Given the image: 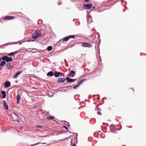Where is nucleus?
I'll use <instances>...</instances> for the list:
<instances>
[{
  "label": "nucleus",
  "mask_w": 146,
  "mask_h": 146,
  "mask_svg": "<svg viewBox=\"0 0 146 146\" xmlns=\"http://www.w3.org/2000/svg\"><path fill=\"white\" fill-rule=\"evenodd\" d=\"M97 96H99V97L100 96V95H99V94H98V95H97Z\"/></svg>",
  "instance_id": "54"
},
{
  "label": "nucleus",
  "mask_w": 146,
  "mask_h": 146,
  "mask_svg": "<svg viewBox=\"0 0 146 146\" xmlns=\"http://www.w3.org/2000/svg\"><path fill=\"white\" fill-rule=\"evenodd\" d=\"M54 117L53 116H50L47 117V119L50 120H52L54 119Z\"/></svg>",
  "instance_id": "19"
},
{
  "label": "nucleus",
  "mask_w": 146,
  "mask_h": 146,
  "mask_svg": "<svg viewBox=\"0 0 146 146\" xmlns=\"http://www.w3.org/2000/svg\"><path fill=\"white\" fill-rule=\"evenodd\" d=\"M6 67L9 69L10 70L13 68V66H11V63H8L6 64Z\"/></svg>",
  "instance_id": "13"
},
{
  "label": "nucleus",
  "mask_w": 146,
  "mask_h": 146,
  "mask_svg": "<svg viewBox=\"0 0 146 146\" xmlns=\"http://www.w3.org/2000/svg\"><path fill=\"white\" fill-rule=\"evenodd\" d=\"M70 72H71V73H72V74L73 75L75 74H76L75 72L73 70H71Z\"/></svg>",
  "instance_id": "31"
},
{
  "label": "nucleus",
  "mask_w": 146,
  "mask_h": 146,
  "mask_svg": "<svg viewBox=\"0 0 146 146\" xmlns=\"http://www.w3.org/2000/svg\"><path fill=\"white\" fill-rule=\"evenodd\" d=\"M37 127L38 128H41V127H42V126H40V125H38V126H37Z\"/></svg>",
  "instance_id": "40"
},
{
  "label": "nucleus",
  "mask_w": 146,
  "mask_h": 146,
  "mask_svg": "<svg viewBox=\"0 0 146 146\" xmlns=\"http://www.w3.org/2000/svg\"><path fill=\"white\" fill-rule=\"evenodd\" d=\"M68 75L70 76L71 77H74V75L72 74L71 72H70V73L68 74Z\"/></svg>",
  "instance_id": "27"
},
{
  "label": "nucleus",
  "mask_w": 146,
  "mask_h": 146,
  "mask_svg": "<svg viewBox=\"0 0 146 146\" xmlns=\"http://www.w3.org/2000/svg\"><path fill=\"white\" fill-rule=\"evenodd\" d=\"M6 105V102L5 100H3V106H5Z\"/></svg>",
  "instance_id": "33"
},
{
  "label": "nucleus",
  "mask_w": 146,
  "mask_h": 146,
  "mask_svg": "<svg viewBox=\"0 0 146 146\" xmlns=\"http://www.w3.org/2000/svg\"><path fill=\"white\" fill-rule=\"evenodd\" d=\"M14 54V53L13 52H11V53H9L8 54V55L9 56H13Z\"/></svg>",
  "instance_id": "29"
},
{
  "label": "nucleus",
  "mask_w": 146,
  "mask_h": 146,
  "mask_svg": "<svg viewBox=\"0 0 146 146\" xmlns=\"http://www.w3.org/2000/svg\"><path fill=\"white\" fill-rule=\"evenodd\" d=\"M17 122H18V123H20V121H19V120H18V119H17Z\"/></svg>",
  "instance_id": "46"
},
{
  "label": "nucleus",
  "mask_w": 146,
  "mask_h": 146,
  "mask_svg": "<svg viewBox=\"0 0 146 146\" xmlns=\"http://www.w3.org/2000/svg\"><path fill=\"white\" fill-rule=\"evenodd\" d=\"M61 3H62V2H60V3H58V5H60L61 4Z\"/></svg>",
  "instance_id": "41"
},
{
  "label": "nucleus",
  "mask_w": 146,
  "mask_h": 146,
  "mask_svg": "<svg viewBox=\"0 0 146 146\" xmlns=\"http://www.w3.org/2000/svg\"><path fill=\"white\" fill-rule=\"evenodd\" d=\"M45 33H44V35H43V36H44L45 35Z\"/></svg>",
  "instance_id": "56"
},
{
  "label": "nucleus",
  "mask_w": 146,
  "mask_h": 146,
  "mask_svg": "<svg viewBox=\"0 0 146 146\" xmlns=\"http://www.w3.org/2000/svg\"><path fill=\"white\" fill-rule=\"evenodd\" d=\"M73 146H76V145L75 144V143H74V144L73 145Z\"/></svg>",
  "instance_id": "45"
},
{
  "label": "nucleus",
  "mask_w": 146,
  "mask_h": 146,
  "mask_svg": "<svg viewBox=\"0 0 146 146\" xmlns=\"http://www.w3.org/2000/svg\"><path fill=\"white\" fill-rule=\"evenodd\" d=\"M61 41V40H60L59 41Z\"/></svg>",
  "instance_id": "61"
},
{
  "label": "nucleus",
  "mask_w": 146,
  "mask_h": 146,
  "mask_svg": "<svg viewBox=\"0 0 146 146\" xmlns=\"http://www.w3.org/2000/svg\"><path fill=\"white\" fill-rule=\"evenodd\" d=\"M74 85V86H73V88L74 89H76V88L78 87L79 86H80L79 85V84H77V85Z\"/></svg>",
  "instance_id": "24"
},
{
  "label": "nucleus",
  "mask_w": 146,
  "mask_h": 146,
  "mask_svg": "<svg viewBox=\"0 0 146 146\" xmlns=\"http://www.w3.org/2000/svg\"><path fill=\"white\" fill-rule=\"evenodd\" d=\"M7 57V56H3L1 58V60H2L4 61H5V60L6 61Z\"/></svg>",
  "instance_id": "20"
},
{
  "label": "nucleus",
  "mask_w": 146,
  "mask_h": 146,
  "mask_svg": "<svg viewBox=\"0 0 146 146\" xmlns=\"http://www.w3.org/2000/svg\"><path fill=\"white\" fill-rule=\"evenodd\" d=\"M86 79L85 78L83 79H82L80 81L78 82V84H79V85H80L84 81H86Z\"/></svg>",
  "instance_id": "15"
},
{
  "label": "nucleus",
  "mask_w": 146,
  "mask_h": 146,
  "mask_svg": "<svg viewBox=\"0 0 146 146\" xmlns=\"http://www.w3.org/2000/svg\"><path fill=\"white\" fill-rule=\"evenodd\" d=\"M11 85L10 82L9 81H7L5 82L4 84V87L7 88L9 87Z\"/></svg>",
  "instance_id": "7"
},
{
  "label": "nucleus",
  "mask_w": 146,
  "mask_h": 146,
  "mask_svg": "<svg viewBox=\"0 0 146 146\" xmlns=\"http://www.w3.org/2000/svg\"><path fill=\"white\" fill-rule=\"evenodd\" d=\"M92 6V4L91 3L85 4L82 5V7L85 9H90Z\"/></svg>",
  "instance_id": "5"
},
{
  "label": "nucleus",
  "mask_w": 146,
  "mask_h": 146,
  "mask_svg": "<svg viewBox=\"0 0 146 146\" xmlns=\"http://www.w3.org/2000/svg\"><path fill=\"white\" fill-rule=\"evenodd\" d=\"M52 49V46H48L47 47V50L48 51H50Z\"/></svg>",
  "instance_id": "18"
},
{
  "label": "nucleus",
  "mask_w": 146,
  "mask_h": 146,
  "mask_svg": "<svg viewBox=\"0 0 146 146\" xmlns=\"http://www.w3.org/2000/svg\"><path fill=\"white\" fill-rule=\"evenodd\" d=\"M27 41L28 42H33V41H34V40H30V39H29V40H27Z\"/></svg>",
  "instance_id": "34"
},
{
  "label": "nucleus",
  "mask_w": 146,
  "mask_h": 146,
  "mask_svg": "<svg viewBox=\"0 0 146 146\" xmlns=\"http://www.w3.org/2000/svg\"><path fill=\"white\" fill-rule=\"evenodd\" d=\"M93 30H95V29H93Z\"/></svg>",
  "instance_id": "60"
},
{
  "label": "nucleus",
  "mask_w": 146,
  "mask_h": 146,
  "mask_svg": "<svg viewBox=\"0 0 146 146\" xmlns=\"http://www.w3.org/2000/svg\"><path fill=\"white\" fill-rule=\"evenodd\" d=\"M69 39L68 36H66L62 38V41L66 42Z\"/></svg>",
  "instance_id": "16"
},
{
  "label": "nucleus",
  "mask_w": 146,
  "mask_h": 146,
  "mask_svg": "<svg viewBox=\"0 0 146 146\" xmlns=\"http://www.w3.org/2000/svg\"><path fill=\"white\" fill-rule=\"evenodd\" d=\"M4 109L6 110H8V105H6L4 106Z\"/></svg>",
  "instance_id": "28"
},
{
  "label": "nucleus",
  "mask_w": 146,
  "mask_h": 146,
  "mask_svg": "<svg viewBox=\"0 0 146 146\" xmlns=\"http://www.w3.org/2000/svg\"><path fill=\"white\" fill-rule=\"evenodd\" d=\"M67 78H68V77H66V78H62V80H63V83H64L66 80V82L67 81Z\"/></svg>",
  "instance_id": "25"
},
{
  "label": "nucleus",
  "mask_w": 146,
  "mask_h": 146,
  "mask_svg": "<svg viewBox=\"0 0 146 146\" xmlns=\"http://www.w3.org/2000/svg\"><path fill=\"white\" fill-rule=\"evenodd\" d=\"M64 76L63 74L60 72L55 71L54 72V76L55 78H57L59 77H62Z\"/></svg>",
  "instance_id": "2"
},
{
  "label": "nucleus",
  "mask_w": 146,
  "mask_h": 146,
  "mask_svg": "<svg viewBox=\"0 0 146 146\" xmlns=\"http://www.w3.org/2000/svg\"><path fill=\"white\" fill-rule=\"evenodd\" d=\"M76 134L77 135H78V134H77V133H76Z\"/></svg>",
  "instance_id": "59"
},
{
  "label": "nucleus",
  "mask_w": 146,
  "mask_h": 146,
  "mask_svg": "<svg viewBox=\"0 0 146 146\" xmlns=\"http://www.w3.org/2000/svg\"><path fill=\"white\" fill-rule=\"evenodd\" d=\"M1 93L2 95V98H5L6 96V92L4 90H2L1 91Z\"/></svg>",
  "instance_id": "12"
},
{
  "label": "nucleus",
  "mask_w": 146,
  "mask_h": 146,
  "mask_svg": "<svg viewBox=\"0 0 146 146\" xmlns=\"http://www.w3.org/2000/svg\"><path fill=\"white\" fill-rule=\"evenodd\" d=\"M96 109H97V110H98V111H100L101 110L100 108H96Z\"/></svg>",
  "instance_id": "36"
},
{
  "label": "nucleus",
  "mask_w": 146,
  "mask_h": 146,
  "mask_svg": "<svg viewBox=\"0 0 146 146\" xmlns=\"http://www.w3.org/2000/svg\"><path fill=\"white\" fill-rule=\"evenodd\" d=\"M68 36L69 39L71 38H73L75 37V36L74 35H70Z\"/></svg>",
  "instance_id": "22"
},
{
  "label": "nucleus",
  "mask_w": 146,
  "mask_h": 146,
  "mask_svg": "<svg viewBox=\"0 0 146 146\" xmlns=\"http://www.w3.org/2000/svg\"><path fill=\"white\" fill-rule=\"evenodd\" d=\"M63 127L67 131H68V128L65 125H63L62 127Z\"/></svg>",
  "instance_id": "30"
},
{
  "label": "nucleus",
  "mask_w": 146,
  "mask_h": 146,
  "mask_svg": "<svg viewBox=\"0 0 146 146\" xmlns=\"http://www.w3.org/2000/svg\"><path fill=\"white\" fill-rule=\"evenodd\" d=\"M97 110V109H96H96H95V111L96 110Z\"/></svg>",
  "instance_id": "55"
},
{
  "label": "nucleus",
  "mask_w": 146,
  "mask_h": 146,
  "mask_svg": "<svg viewBox=\"0 0 146 146\" xmlns=\"http://www.w3.org/2000/svg\"><path fill=\"white\" fill-rule=\"evenodd\" d=\"M127 127H129L128 126H127ZM132 127V126H130L129 127V128H131Z\"/></svg>",
  "instance_id": "47"
},
{
  "label": "nucleus",
  "mask_w": 146,
  "mask_h": 146,
  "mask_svg": "<svg viewBox=\"0 0 146 146\" xmlns=\"http://www.w3.org/2000/svg\"><path fill=\"white\" fill-rule=\"evenodd\" d=\"M74 46V45H72L70 47V48H72V47Z\"/></svg>",
  "instance_id": "44"
},
{
  "label": "nucleus",
  "mask_w": 146,
  "mask_h": 146,
  "mask_svg": "<svg viewBox=\"0 0 146 146\" xmlns=\"http://www.w3.org/2000/svg\"><path fill=\"white\" fill-rule=\"evenodd\" d=\"M42 35L41 31L40 30H38L35 31L32 34V38L34 39H36L40 37Z\"/></svg>",
  "instance_id": "1"
},
{
  "label": "nucleus",
  "mask_w": 146,
  "mask_h": 146,
  "mask_svg": "<svg viewBox=\"0 0 146 146\" xmlns=\"http://www.w3.org/2000/svg\"><path fill=\"white\" fill-rule=\"evenodd\" d=\"M67 83H72L75 81L76 79V78L75 79H72V78H69V77H68V78H67Z\"/></svg>",
  "instance_id": "8"
},
{
  "label": "nucleus",
  "mask_w": 146,
  "mask_h": 146,
  "mask_svg": "<svg viewBox=\"0 0 146 146\" xmlns=\"http://www.w3.org/2000/svg\"><path fill=\"white\" fill-rule=\"evenodd\" d=\"M99 132H101V131H98Z\"/></svg>",
  "instance_id": "57"
},
{
  "label": "nucleus",
  "mask_w": 146,
  "mask_h": 146,
  "mask_svg": "<svg viewBox=\"0 0 146 146\" xmlns=\"http://www.w3.org/2000/svg\"><path fill=\"white\" fill-rule=\"evenodd\" d=\"M68 87H72V86H65V87H63L62 88H67Z\"/></svg>",
  "instance_id": "35"
},
{
  "label": "nucleus",
  "mask_w": 146,
  "mask_h": 146,
  "mask_svg": "<svg viewBox=\"0 0 146 146\" xmlns=\"http://www.w3.org/2000/svg\"><path fill=\"white\" fill-rule=\"evenodd\" d=\"M84 1L86 2H88L89 1V0H84Z\"/></svg>",
  "instance_id": "43"
},
{
  "label": "nucleus",
  "mask_w": 146,
  "mask_h": 146,
  "mask_svg": "<svg viewBox=\"0 0 146 146\" xmlns=\"http://www.w3.org/2000/svg\"><path fill=\"white\" fill-rule=\"evenodd\" d=\"M6 64V62L5 61H1L0 64V66H2Z\"/></svg>",
  "instance_id": "17"
},
{
  "label": "nucleus",
  "mask_w": 146,
  "mask_h": 146,
  "mask_svg": "<svg viewBox=\"0 0 146 146\" xmlns=\"http://www.w3.org/2000/svg\"><path fill=\"white\" fill-rule=\"evenodd\" d=\"M110 131L112 133H116V131L115 129L116 128L115 125L113 124L111 125L110 126Z\"/></svg>",
  "instance_id": "3"
},
{
  "label": "nucleus",
  "mask_w": 146,
  "mask_h": 146,
  "mask_svg": "<svg viewBox=\"0 0 146 146\" xmlns=\"http://www.w3.org/2000/svg\"><path fill=\"white\" fill-rule=\"evenodd\" d=\"M22 72V71H19L17 72L16 74L13 76V78H16L18 75H19L20 74H21Z\"/></svg>",
  "instance_id": "11"
},
{
  "label": "nucleus",
  "mask_w": 146,
  "mask_h": 146,
  "mask_svg": "<svg viewBox=\"0 0 146 146\" xmlns=\"http://www.w3.org/2000/svg\"><path fill=\"white\" fill-rule=\"evenodd\" d=\"M12 43H14V44H16V42H11V43H9V44H11Z\"/></svg>",
  "instance_id": "38"
},
{
  "label": "nucleus",
  "mask_w": 146,
  "mask_h": 146,
  "mask_svg": "<svg viewBox=\"0 0 146 146\" xmlns=\"http://www.w3.org/2000/svg\"><path fill=\"white\" fill-rule=\"evenodd\" d=\"M13 113L17 117H19V116L17 114H16L15 112H14Z\"/></svg>",
  "instance_id": "37"
},
{
  "label": "nucleus",
  "mask_w": 146,
  "mask_h": 146,
  "mask_svg": "<svg viewBox=\"0 0 146 146\" xmlns=\"http://www.w3.org/2000/svg\"><path fill=\"white\" fill-rule=\"evenodd\" d=\"M98 114H100V115H102V113H99Z\"/></svg>",
  "instance_id": "48"
},
{
  "label": "nucleus",
  "mask_w": 146,
  "mask_h": 146,
  "mask_svg": "<svg viewBox=\"0 0 146 146\" xmlns=\"http://www.w3.org/2000/svg\"><path fill=\"white\" fill-rule=\"evenodd\" d=\"M82 46L84 47L91 48L92 45L90 43L87 42H83L81 44Z\"/></svg>",
  "instance_id": "4"
},
{
  "label": "nucleus",
  "mask_w": 146,
  "mask_h": 146,
  "mask_svg": "<svg viewBox=\"0 0 146 146\" xmlns=\"http://www.w3.org/2000/svg\"><path fill=\"white\" fill-rule=\"evenodd\" d=\"M87 20L88 24H90L92 22V17L91 16H89L87 17Z\"/></svg>",
  "instance_id": "9"
},
{
  "label": "nucleus",
  "mask_w": 146,
  "mask_h": 146,
  "mask_svg": "<svg viewBox=\"0 0 146 146\" xmlns=\"http://www.w3.org/2000/svg\"><path fill=\"white\" fill-rule=\"evenodd\" d=\"M68 132L69 133H72V132H70V131H68Z\"/></svg>",
  "instance_id": "52"
},
{
  "label": "nucleus",
  "mask_w": 146,
  "mask_h": 146,
  "mask_svg": "<svg viewBox=\"0 0 146 146\" xmlns=\"http://www.w3.org/2000/svg\"><path fill=\"white\" fill-rule=\"evenodd\" d=\"M78 9H79V7H78Z\"/></svg>",
  "instance_id": "58"
},
{
  "label": "nucleus",
  "mask_w": 146,
  "mask_h": 146,
  "mask_svg": "<svg viewBox=\"0 0 146 146\" xmlns=\"http://www.w3.org/2000/svg\"><path fill=\"white\" fill-rule=\"evenodd\" d=\"M20 50H18L16 51L15 52H13L14 53V54L15 53H17L19 52Z\"/></svg>",
  "instance_id": "32"
},
{
  "label": "nucleus",
  "mask_w": 146,
  "mask_h": 146,
  "mask_svg": "<svg viewBox=\"0 0 146 146\" xmlns=\"http://www.w3.org/2000/svg\"><path fill=\"white\" fill-rule=\"evenodd\" d=\"M99 113H100V112H99V111H98V112H97V114H99Z\"/></svg>",
  "instance_id": "49"
},
{
  "label": "nucleus",
  "mask_w": 146,
  "mask_h": 146,
  "mask_svg": "<svg viewBox=\"0 0 146 146\" xmlns=\"http://www.w3.org/2000/svg\"><path fill=\"white\" fill-rule=\"evenodd\" d=\"M15 17L13 16H6L3 18V19L5 20H13L15 19Z\"/></svg>",
  "instance_id": "6"
},
{
  "label": "nucleus",
  "mask_w": 146,
  "mask_h": 146,
  "mask_svg": "<svg viewBox=\"0 0 146 146\" xmlns=\"http://www.w3.org/2000/svg\"><path fill=\"white\" fill-rule=\"evenodd\" d=\"M54 72L52 71H50L48 72L46 74V75L48 77H52L54 76Z\"/></svg>",
  "instance_id": "10"
},
{
  "label": "nucleus",
  "mask_w": 146,
  "mask_h": 146,
  "mask_svg": "<svg viewBox=\"0 0 146 146\" xmlns=\"http://www.w3.org/2000/svg\"><path fill=\"white\" fill-rule=\"evenodd\" d=\"M120 126H121V129H117V130L119 131V130H120L121 129V128H122V126H121V125H120Z\"/></svg>",
  "instance_id": "42"
},
{
  "label": "nucleus",
  "mask_w": 146,
  "mask_h": 146,
  "mask_svg": "<svg viewBox=\"0 0 146 146\" xmlns=\"http://www.w3.org/2000/svg\"><path fill=\"white\" fill-rule=\"evenodd\" d=\"M1 58H0V62L1 61Z\"/></svg>",
  "instance_id": "53"
},
{
  "label": "nucleus",
  "mask_w": 146,
  "mask_h": 146,
  "mask_svg": "<svg viewBox=\"0 0 146 146\" xmlns=\"http://www.w3.org/2000/svg\"><path fill=\"white\" fill-rule=\"evenodd\" d=\"M20 98L21 97L20 94H18V95H17L16 97V99L17 100H20Z\"/></svg>",
  "instance_id": "23"
},
{
  "label": "nucleus",
  "mask_w": 146,
  "mask_h": 146,
  "mask_svg": "<svg viewBox=\"0 0 146 146\" xmlns=\"http://www.w3.org/2000/svg\"><path fill=\"white\" fill-rule=\"evenodd\" d=\"M96 35H98V38H99V42H100V34L98 33L97 32L96 33Z\"/></svg>",
  "instance_id": "26"
},
{
  "label": "nucleus",
  "mask_w": 146,
  "mask_h": 146,
  "mask_svg": "<svg viewBox=\"0 0 146 146\" xmlns=\"http://www.w3.org/2000/svg\"><path fill=\"white\" fill-rule=\"evenodd\" d=\"M57 81L58 83H63V80H62V78H59L58 80Z\"/></svg>",
  "instance_id": "21"
},
{
  "label": "nucleus",
  "mask_w": 146,
  "mask_h": 146,
  "mask_svg": "<svg viewBox=\"0 0 146 146\" xmlns=\"http://www.w3.org/2000/svg\"><path fill=\"white\" fill-rule=\"evenodd\" d=\"M95 7V6H93V8H94Z\"/></svg>",
  "instance_id": "50"
},
{
  "label": "nucleus",
  "mask_w": 146,
  "mask_h": 146,
  "mask_svg": "<svg viewBox=\"0 0 146 146\" xmlns=\"http://www.w3.org/2000/svg\"><path fill=\"white\" fill-rule=\"evenodd\" d=\"M98 100H99L100 99V97L98 98Z\"/></svg>",
  "instance_id": "51"
},
{
  "label": "nucleus",
  "mask_w": 146,
  "mask_h": 146,
  "mask_svg": "<svg viewBox=\"0 0 146 146\" xmlns=\"http://www.w3.org/2000/svg\"><path fill=\"white\" fill-rule=\"evenodd\" d=\"M12 60V58L11 57H8V56L7 57L6 62H11Z\"/></svg>",
  "instance_id": "14"
},
{
  "label": "nucleus",
  "mask_w": 146,
  "mask_h": 146,
  "mask_svg": "<svg viewBox=\"0 0 146 146\" xmlns=\"http://www.w3.org/2000/svg\"><path fill=\"white\" fill-rule=\"evenodd\" d=\"M19 101H20V100H17V104H19Z\"/></svg>",
  "instance_id": "39"
}]
</instances>
